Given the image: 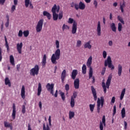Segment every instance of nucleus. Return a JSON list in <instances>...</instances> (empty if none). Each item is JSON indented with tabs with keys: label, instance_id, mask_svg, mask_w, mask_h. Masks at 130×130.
<instances>
[{
	"label": "nucleus",
	"instance_id": "13",
	"mask_svg": "<svg viewBox=\"0 0 130 130\" xmlns=\"http://www.w3.org/2000/svg\"><path fill=\"white\" fill-rule=\"evenodd\" d=\"M17 50L19 53V54H21L22 53V48L23 47V43L21 42L20 44L18 43L16 45Z\"/></svg>",
	"mask_w": 130,
	"mask_h": 130
},
{
	"label": "nucleus",
	"instance_id": "8",
	"mask_svg": "<svg viewBox=\"0 0 130 130\" xmlns=\"http://www.w3.org/2000/svg\"><path fill=\"white\" fill-rule=\"evenodd\" d=\"M39 74V66L36 64L35 67L30 70V75L35 77V75L37 76Z\"/></svg>",
	"mask_w": 130,
	"mask_h": 130
},
{
	"label": "nucleus",
	"instance_id": "34",
	"mask_svg": "<svg viewBox=\"0 0 130 130\" xmlns=\"http://www.w3.org/2000/svg\"><path fill=\"white\" fill-rule=\"evenodd\" d=\"M10 60L11 64H12V66H15V59H14V56L13 55H10Z\"/></svg>",
	"mask_w": 130,
	"mask_h": 130
},
{
	"label": "nucleus",
	"instance_id": "49",
	"mask_svg": "<svg viewBox=\"0 0 130 130\" xmlns=\"http://www.w3.org/2000/svg\"><path fill=\"white\" fill-rule=\"evenodd\" d=\"M23 31L22 30H20L18 32V37H22L23 36Z\"/></svg>",
	"mask_w": 130,
	"mask_h": 130
},
{
	"label": "nucleus",
	"instance_id": "64",
	"mask_svg": "<svg viewBox=\"0 0 130 130\" xmlns=\"http://www.w3.org/2000/svg\"><path fill=\"white\" fill-rule=\"evenodd\" d=\"M114 102H115V97L113 96L112 98L111 103H114Z\"/></svg>",
	"mask_w": 130,
	"mask_h": 130
},
{
	"label": "nucleus",
	"instance_id": "60",
	"mask_svg": "<svg viewBox=\"0 0 130 130\" xmlns=\"http://www.w3.org/2000/svg\"><path fill=\"white\" fill-rule=\"evenodd\" d=\"M21 67V65L20 64H18L17 65L16 67V70L18 71V72H20V68Z\"/></svg>",
	"mask_w": 130,
	"mask_h": 130
},
{
	"label": "nucleus",
	"instance_id": "5",
	"mask_svg": "<svg viewBox=\"0 0 130 130\" xmlns=\"http://www.w3.org/2000/svg\"><path fill=\"white\" fill-rule=\"evenodd\" d=\"M60 9V7H59V6H57L56 4L52 7L51 12L53 14V20L54 21H56L58 19V14H56V13L59 12Z\"/></svg>",
	"mask_w": 130,
	"mask_h": 130
},
{
	"label": "nucleus",
	"instance_id": "2",
	"mask_svg": "<svg viewBox=\"0 0 130 130\" xmlns=\"http://www.w3.org/2000/svg\"><path fill=\"white\" fill-rule=\"evenodd\" d=\"M91 64H92V57L90 56L89 58L87 60V61L86 62V66L87 68H89V79H91L92 78V84H94L95 83V77L93 76V68H92V67H91Z\"/></svg>",
	"mask_w": 130,
	"mask_h": 130
},
{
	"label": "nucleus",
	"instance_id": "61",
	"mask_svg": "<svg viewBox=\"0 0 130 130\" xmlns=\"http://www.w3.org/2000/svg\"><path fill=\"white\" fill-rule=\"evenodd\" d=\"M9 25H10V21H7L6 23H5V26L6 28H8L9 27Z\"/></svg>",
	"mask_w": 130,
	"mask_h": 130
},
{
	"label": "nucleus",
	"instance_id": "19",
	"mask_svg": "<svg viewBox=\"0 0 130 130\" xmlns=\"http://www.w3.org/2000/svg\"><path fill=\"white\" fill-rule=\"evenodd\" d=\"M13 119H16V105L15 104H13V112L12 114Z\"/></svg>",
	"mask_w": 130,
	"mask_h": 130
},
{
	"label": "nucleus",
	"instance_id": "11",
	"mask_svg": "<svg viewBox=\"0 0 130 130\" xmlns=\"http://www.w3.org/2000/svg\"><path fill=\"white\" fill-rule=\"evenodd\" d=\"M91 92L93 96L94 101H97V92H96V89L94 88V86H91Z\"/></svg>",
	"mask_w": 130,
	"mask_h": 130
},
{
	"label": "nucleus",
	"instance_id": "54",
	"mask_svg": "<svg viewBox=\"0 0 130 130\" xmlns=\"http://www.w3.org/2000/svg\"><path fill=\"white\" fill-rule=\"evenodd\" d=\"M15 10H16V6L13 5L11 8V13H14V12H15Z\"/></svg>",
	"mask_w": 130,
	"mask_h": 130
},
{
	"label": "nucleus",
	"instance_id": "63",
	"mask_svg": "<svg viewBox=\"0 0 130 130\" xmlns=\"http://www.w3.org/2000/svg\"><path fill=\"white\" fill-rule=\"evenodd\" d=\"M49 125H51V116L49 117Z\"/></svg>",
	"mask_w": 130,
	"mask_h": 130
},
{
	"label": "nucleus",
	"instance_id": "48",
	"mask_svg": "<svg viewBox=\"0 0 130 130\" xmlns=\"http://www.w3.org/2000/svg\"><path fill=\"white\" fill-rule=\"evenodd\" d=\"M26 112V107L25 105H22V113L23 114H25V113Z\"/></svg>",
	"mask_w": 130,
	"mask_h": 130
},
{
	"label": "nucleus",
	"instance_id": "25",
	"mask_svg": "<svg viewBox=\"0 0 130 130\" xmlns=\"http://www.w3.org/2000/svg\"><path fill=\"white\" fill-rule=\"evenodd\" d=\"M21 96L22 99H25V86H24V85L22 86Z\"/></svg>",
	"mask_w": 130,
	"mask_h": 130
},
{
	"label": "nucleus",
	"instance_id": "3",
	"mask_svg": "<svg viewBox=\"0 0 130 130\" xmlns=\"http://www.w3.org/2000/svg\"><path fill=\"white\" fill-rule=\"evenodd\" d=\"M111 79H112V75H109L106 84L104 82V80L102 82V86L105 94H106V92H107V89H109L110 83H111Z\"/></svg>",
	"mask_w": 130,
	"mask_h": 130
},
{
	"label": "nucleus",
	"instance_id": "31",
	"mask_svg": "<svg viewBox=\"0 0 130 130\" xmlns=\"http://www.w3.org/2000/svg\"><path fill=\"white\" fill-rule=\"evenodd\" d=\"M125 8V1H123L122 4H120V9L121 10V13H123L124 10L123 8Z\"/></svg>",
	"mask_w": 130,
	"mask_h": 130
},
{
	"label": "nucleus",
	"instance_id": "12",
	"mask_svg": "<svg viewBox=\"0 0 130 130\" xmlns=\"http://www.w3.org/2000/svg\"><path fill=\"white\" fill-rule=\"evenodd\" d=\"M66 78H67V71L66 70H63L61 74V80L62 83H64Z\"/></svg>",
	"mask_w": 130,
	"mask_h": 130
},
{
	"label": "nucleus",
	"instance_id": "57",
	"mask_svg": "<svg viewBox=\"0 0 130 130\" xmlns=\"http://www.w3.org/2000/svg\"><path fill=\"white\" fill-rule=\"evenodd\" d=\"M75 9L76 10V11H78L79 9H80L79 5H78V4H74Z\"/></svg>",
	"mask_w": 130,
	"mask_h": 130
},
{
	"label": "nucleus",
	"instance_id": "29",
	"mask_svg": "<svg viewBox=\"0 0 130 130\" xmlns=\"http://www.w3.org/2000/svg\"><path fill=\"white\" fill-rule=\"evenodd\" d=\"M110 27L113 32H116V26H115V23H112L110 24Z\"/></svg>",
	"mask_w": 130,
	"mask_h": 130
},
{
	"label": "nucleus",
	"instance_id": "22",
	"mask_svg": "<svg viewBox=\"0 0 130 130\" xmlns=\"http://www.w3.org/2000/svg\"><path fill=\"white\" fill-rule=\"evenodd\" d=\"M122 73V66L119 64L118 66V75L119 77H120L121 76V73Z\"/></svg>",
	"mask_w": 130,
	"mask_h": 130
},
{
	"label": "nucleus",
	"instance_id": "23",
	"mask_svg": "<svg viewBox=\"0 0 130 130\" xmlns=\"http://www.w3.org/2000/svg\"><path fill=\"white\" fill-rule=\"evenodd\" d=\"M43 16L47 17L48 20H50L51 19V15H50V13H49L47 11H44L43 13Z\"/></svg>",
	"mask_w": 130,
	"mask_h": 130
},
{
	"label": "nucleus",
	"instance_id": "26",
	"mask_svg": "<svg viewBox=\"0 0 130 130\" xmlns=\"http://www.w3.org/2000/svg\"><path fill=\"white\" fill-rule=\"evenodd\" d=\"M79 9L83 10L85 8H86V5H85V3L80 2L79 3Z\"/></svg>",
	"mask_w": 130,
	"mask_h": 130
},
{
	"label": "nucleus",
	"instance_id": "20",
	"mask_svg": "<svg viewBox=\"0 0 130 130\" xmlns=\"http://www.w3.org/2000/svg\"><path fill=\"white\" fill-rule=\"evenodd\" d=\"M77 75H78V70H73L72 75H71L72 79H73V80H75L76 79V77H77Z\"/></svg>",
	"mask_w": 130,
	"mask_h": 130
},
{
	"label": "nucleus",
	"instance_id": "40",
	"mask_svg": "<svg viewBox=\"0 0 130 130\" xmlns=\"http://www.w3.org/2000/svg\"><path fill=\"white\" fill-rule=\"evenodd\" d=\"M43 130H50V128L49 127V125L48 124H47V125H45V124H43Z\"/></svg>",
	"mask_w": 130,
	"mask_h": 130
},
{
	"label": "nucleus",
	"instance_id": "27",
	"mask_svg": "<svg viewBox=\"0 0 130 130\" xmlns=\"http://www.w3.org/2000/svg\"><path fill=\"white\" fill-rule=\"evenodd\" d=\"M5 85H8V86L11 87L12 86V84L11 83V81H10V79H9V77H6L5 79Z\"/></svg>",
	"mask_w": 130,
	"mask_h": 130
},
{
	"label": "nucleus",
	"instance_id": "47",
	"mask_svg": "<svg viewBox=\"0 0 130 130\" xmlns=\"http://www.w3.org/2000/svg\"><path fill=\"white\" fill-rule=\"evenodd\" d=\"M77 92H73V96H71V99H73L74 100H75V99H76V98H77Z\"/></svg>",
	"mask_w": 130,
	"mask_h": 130
},
{
	"label": "nucleus",
	"instance_id": "41",
	"mask_svg": "<svg viewBox=\"0 0 130 130\" xmlns=\"http://www.w3.org/2000/svg\"><path fill=\"white\" fill-rule=\"evenodd\" d=\"M70 105H71L72 108H73V107H75V100H74L73 99H71Z\"/></svg>",
	"mask_w": 130,
	"mask_h": 130
},
{
	"label": "nucleus",
	"instance_id": "16",
	"mask_svg": "<svg viewBox=\"0 0 130 130\" xmlns=\"http://www.w3.org/2000/svg\"><path fill=\"white\" fill-rule=\"evenodd\" d=\"M4 124L5 127H9L11 130H13V123H9L8 121H4Z\"/></svg>",
	"mask_w": 130,
	"mask_h": 130
},
{
	"label": "nucleus",
	"instance_id": "10",
	"mask_svg": "<svg viewBox=\"0 0 130 130\" xmlns=\"http://www.w3.org/2000/svg\"><path fill=\"white\" fill-rule=\"evenodd\" d=\"M106 119H105V115L103 116L102 122H100V130H103V124L104 126L106 125Z\"/></svg>",
	"mask_w": 130,
	"mask_h": 130
},
{
	"label": "nucleus",
	"instance_id": "15",
	"mask_svg": "<svg viewBox=\"0 0 130 130\" xmlns=\"http://www.w3.org/2000/svg\"><path fill=\"white\" fill-rule=\"evenodd\" d=\"M74 88L75 89H79L80 88V79L77 78L74 80Z\"/></svg>",
	"mask_w": 130,
	"mask_h": 130
},
{
	"label": "nucleus",
	"instance_id": "55",
	"mask_svg": "<svg viewBox=\"0 0 130 130\" xmlns=\"http://www.w3.org/2000/svg\"><path fill=\"white\" fill-rule=\"evenodd\" d=\"M93 5H94V6L95 9H97V7H98V2H97V1L94 0V1H93Z\"/></svg>",
	"mask_w": 130,
	"mask_h": 130
},
{
	"label": "nucleus",
	"instance_id": "21",
	"mask_svg": "<svg viewBox=\"0 0 130 130\" xmlns=\"http://www.w3.org/2000/svg\"><path fill=\"white\" fill-rule=\"evenodd\" d=\"M97 102H99L100 106H101V107H103V106L104 105V97L101 96V99L98 98Z\"/></svg>",
	"mask_w": 130,
	"mask_h": 130
},
{
	"label": "nucleus",
	"instance_id": "35",
	"mask_svg": "<svg viewBox=\"0 0 130 130\" xmlns=\"http://www.w3.org/2000/svg\"><path fill=\"white\" fill-rule=\"evenodd\" d=\"M121 114L122 118L125 117V108H123L121 111Z\"/></svg>",
	"mask_w": 130,
	"mask_h": 130
},
{
	"label": "nucleus",
	"instance_id": "59",
	"mask_svg": "<svg viewBox=\"0 0 130 130\" xmlns=\"http://www.w3.org/2000/svg\"><path fill=\"white\" fill-rule=\"evenodd\" d=\"M124 129H127V123L125 121H124Z\"/></svg>",
	"mask_w": 130,
	"mask_h": 130
},
{
	"label": "nucleus",
	"instance_id": "14",
	"mask_svg": "<svg viewBox=\"0 0 130 130\" xmlns=\"http://www.w3.org/2000/svg\"><path fill=\"white\" fill-rule=\"evenodd\" d=\"M96 31L98 36H101V23H100V21H98V22Z\"/></svg>",
	"mask_w": 130,
	"mask_h": 130
},
{
	"label": "nucleus",
	"instance_id": "52",
	"mask_svg": "<svg viewBox=\"0 0 130 130\" xmlns=\"http://www.w3.org/2000/svg\"><path fill=\"white\" fill-rule=\"evenodd\" d=\"M106 71V68L105 67L103 68L101 72V75H102L103 76H104V74H105Z\"/></svg>",
	"mask_w": 130,
	"mask_h": 130
},
{
	"label": "nucleus",
	"instance_id": "6",
	"mask_svg": "<svg viewBox=\"0 0 130 130\" xmlns=\"http://www.w3.org/2000/svg\"><path fill=\"white\" fill-rule=\"evenodd\" d=\"M108 66L109 69L113 70H114V66L112 64V60H111V57L110 56H108L107 59L105 60V67Z\"/></svg>",
	"mask_w": 130,
	"mask_h": 130
},
{
	"label": "nucleus",
	"instance_id": "62",
	"mask_svg": "<svg viewBox=\"0 0 130 130\" xmlns=\"http://www.w3.org/2000/svg\"><path fill=\"white\" fill-rule=\"evenodd\" d=\"M5 3H6V0H0V5H2L3 6L5 4Z\"/></svg>",
	"mask_w": 130,
	"mask_h": 130
},
{
	"label": "nucleus",
	"instance_id": "28",
	"mask_svg": "<svg viewBox=\"0 0 130 130\" xmlns=\"http://www.w3.org/2000/svg\"><path fill=\"white\" fill-rule=\"evenodd\" d=\"M41 91H42V86H41V83H39L38 84V96H40V94H41Z\"/></svg>",
	"mask_w": 130,
	"mask_h": 130
},
{
	"label": "nucleus",
	"instance_id": "36",
	"mask_svg": "<svg viewBox=\"0 0 130 130\" xmlns=\"http://www.w3.org/2000/svg\"><path fill=\"white\" fill-rule=\"evenodd\" d=\"M117 20L119 21V22H120L121 24L124 25V21H123V18H122V17L118 15L117 16Z\"/></svg>",
	"mask_w": 130,
	"mask_h": 130
},
{
	"label": "nucleus",
	"instance_id": "1",
	"mask_svg": "<svg viewBox=\"0 0 130 130\" xmlns=\"http://www.w3.org/2000/svg\"><path fill=\"white\" fill-rule=\"evenodd\" d=\"M55 45L57 50L55 51V53L52 54L51 58L52 63L54 64H56L57 63L56 60H58L60 58V49H59V41L58 40H56Z\"/></svg>",
	"mask_w": 130,
	"mask_h": 130
},
{
	"label": "nucleus",
	"instance_id": "7",
	"mask_svg": "<svg viewBox=\"0 0 130 130\" xmlns=\"http://www.w3.org/2000/svg\"><path fill=\"white\" fill-rule=\"evenodd\" d=\"M44 20L43 19H40L38 22V24L36 27V31L38 33H39L42 31V28L43 27V23Z\"/></svg>",
	"mask_w": 130,
	"mask_h": 130
},
{
	"label": "nucleus",
	"instance_id": "33",
	"mask_svg": "<svg viewBox=\"0 0 130 130\" xmlns=\"http://www.w3.org/2000/svg\"><path fill=\"white\" fill-rule=\"evenodd\" d=\"M59 94L60 95L61 97V99L63 101H64V100H66V95H64V92H63L62 91H61V90H59Z\"/></svg>",
	"mask_w": 130,
	"mask_h": 130
},
{
	"label": "nucleus",
	"instance_id": "17",
	"mask_svg": "<svg viewBox=\"0 0 130 130\" xmlns=\"http://www.w3.org/2000/svg\"><path fill=\"white\" fill-rule=\"evenodd\" d=\"M84 48H88V49H91L92 48V45H91V41H89L86 42L84 45Z\"/></svg>",
	"mask_w": 130,
	"mask_h": 130
},
{
	"label": "nucleus",
	"instance_id": "45",
	"mask_svg": "<svg viewBox=\"0 0 130 130\" xmlns=\"http://www.w3.org/2000/svg\"><path fill=\"white\" fill-rule=\"evenodd\" d=\"M118 30L119 32H120V31H121V30H122V24H121V23H118Z\"/></svg>",
	"mask_w": 130,
	"mask_h": 130
},
{
	"label": "nucleus",
	"instance_id": "56",
	"mask_svg": "<svg viewBox=\"0 0 130 130\" xmlns=\"http://www.w3.org/2000/svg\"><path fill=\"white\" fill-rule=\"evenodd\" d=\"M65 90L67 91H69V90H70V85L68 84H66Z\"/></svg>",
	"mask_w": 130,
	"mask_h": 130
},
{
	"label": "nucleus",
	"instance_id": "30",
	"mask_svg": "<svg viewBox=\"0 0 130 130\" xmlns=\"http://www.w3.org/2000/svg\"><path fill=\"white\" fill-rule=\"evenodd\" d=\"M42 66H45L46 64V54L43 55L42 61Z\"/></svg>",
	"mask_w": 130,
	"mask_h": 130
},
{
	"label": "nucleus",
	"instance_id": "9",
	"mask_svg": "<svg viewBox=\"0 0 130 130\" xmlns=\"http://www.w3.org/2000/svg\"><path fill=\"white\" fill-rule=\"evenodd\" d=\"M46 88L47 89V91H50V94H52V95L53 96L54 95V93H53V90L54 89V84L52 83H47L46 85Z\"/></svg>",
	"mask_w": 130,
	"mask_h": 130
},
{
	"label": "nucleus",
	"instance_id": "39",
	"mask_svg": "<svg viewBox=\"0 0 130 130\" xmlns=\"http://www.w3.org/2000/svg\"><path fill=\"white\" fill-rule=\"evenodd\" d=\"M94 108H95V104H93V105L90 104L89 105V109L91 112H93V111H94Z\"/></svg>",
	"mask_w": 130,
	"mask_h": 130
},
{
	"label": "nucleus",
	"instance_id": "44",
	"mask_svg": "<svg viewBox=\"0 0 130 130\" xmlns=\"http://www.w3.org/2000/svg\"><path fill=\"white\" fill-rule=\"evenodd\" d=\"M23 35L24 37H28L29 36V30H24L23 31Z\"/></svg>",
	"mask_w": 130,
	"mask_h": 130
},
{
	"label": "nucleus",
	"instance_id": "24",
	"mask_svg": "<svg viewBox=\"0 0 130 130\" xmlns=\"http://www.w3.org/2000/svg\"><path fill=\"white\" fill-rule=\"evenodd\" d=\"M5 46L7 48V52H10V47H9V43H8V40L7 39V37L5 36Z\"/></svg>",
	"mask_w": 130,
	"mask_h": 130
},
{
	"label": "nucleus",
	"instance_id": "51",
	"mask_svg": "<svg viewBox=\"0 0 130 130\" xmlns=\"http://www.w3.org/2000/svg\"><path fill=\"white\" fill-rule=\"evenodd\" d=\"M63 15H62V12H60L59 14V15L58 16L59 20H61L62 19Z\"/></svg>",
	"mask_w": 130,
	"mask_h": 130
},
{
	"label": "nucleus",
	"instance_id": "37",
	"mask_svg": "<svg viewBox=\"0 0 130 130\" xmlns=\"http://www.w3.org/2000/svg\"><path fill=\"white\" fill-rule=\"evenodd\" d=\"M125 94V88H124L121 93L120 98V100H122L123 99V97H124Z\"/></svg>",
	"mask_w": 130,
	"mask_h": 130
},
{
	"label": "nucleus",
	"instance_id": "4",
	"mask_svg": "<svg viewBox=\"0 0 130 130\" xmlns=\"http://www.w3.org/2000/svg\"><path fill=\"white\" fill-rule=\"evenodd\" d=\"M68 23L69 24H73L72 26V34H76L77 33V30L78 29V23L76 20H74V19L72 18H69Z\"/></svg>",
	"mask_w": 130,
	"mask_h": 130
},
{
	"label": "nucleus",
	"instance_id": "38",
	"mask_svg": "<svg viewBox=\"0 0 130 130\" xmlns=\"http://www.w3.org/2000/svg\"><path fill=\"white\" fill-rule=\"evenodd\" d=\"M75 116V112L73 111L69 112V119H72Z\"/></svg>",
	"mask_w": 130,
	"mask_h": 130
},
{
	"label": "nucleus",
	"instance_id": "50",
	"mask_svg": "<svg viewBox=\"0 0 130 130\" xmlns=\"http://www.w3.org/2000/svg\"><path fill=\"white\" fill-rule=\"evenodd\" d=\"M3 50H2V48L0 47V61H2V59H3Z\"/></svg>",
	"mask_w": 130,
	"mask_h": 130
},
{
	"label": "nucleus",
	"instance_id": "32",
	"mask_svg": "<svg viewBox=\"0 0 130 130\" xmlns=\"http://www.w3.org/2000/svg\"><path fill=\"white\" fill-rule=\"evenodd\" d=\"M82 72L83 75H85L87 73V67L85 64H83L82 67Z\"/></svg>",
	"mask_w": 130,
	"mask_h": 130
},
{
	"label": "nucleus",
	"instance_id": "58",
	"mask_svg": "<svg viewBox=\"0 0 130 130\" xmlns=\"http://www.w3.org/2000/svg\"><path fill=\"white\" fill-rule=\"evenodd\" d=\"M115 113H116V106H114L113 108V115H115Z\"/></svg>",
	"mask_w": 130,
	"mask_h": 130
},
{
	"label": "nucleus",
	"instance_id": "53",
	"mask_svg": "<svg viewBox=\"0 0 130 130\" xmlns=\"http://www.w3.org/2000/svg\"><path fill=\"white\" fill-rule=\"evenodd\" d=\"M103 56L104 58H106V57L107 56V52H106V51H103Z\"/></svg>",
	"mask_w": 130,
	"mask_h": 130
},
{
	"label": "nucleus",
	"instance_id": "43",
	"mask_svg": "<svg viewBox=\"0 0 130 130\" xmlns=\"http://www.w3.org/2000/svg\"><path fill=\"white\" fill-rule=\"evenodd\" d=\"M100 103L99 102H97V111H98V113H100Z\"/></svg>",
	"mask_w": 130,
	"mask_h": 130
},
{
	"label": "nucleus",
	"instance_id": "42",
	"mask_svg": "<svg viewBox=\"0 0 130 130\" xmlns=\"http://www.w3.org/2000/svg\"><path fill=\"white\" fill-rule=\"evenodd\" d=\"M62 30L64 31V30H66V29H70V26H69V25H67L65 24H63L62 25Z\"/></svg>",
	"mask_w": 130,
	"mask_h": 130
},
{
	"label": "nucleus",
	"instance_id": "46",
	"mask_svg": "<svg viewBox=\"0 0 130 130\" xmlns=\"http://www.w3.org/2000/svg\"><path fill=\"white\" fill-rule=\"evenodd\" d=\"M81 45H82V41L80 40L77 41L76 44L77 47H81Z\"/></svg>",
	"mask_w": 130,
	"mask_h": 130
},
{
	"label": "nucleus",
	"instance_id": "18",
	"mask_svg": "<svg viewBox=\"0 0 130 130\" xmlns=\"http://www.w3.org/2000/svg\"><path fill=\"white\" fill-rule=\"evenodd\" d=\"M29 5V8L33 9L34 8L32 3H30V0H25V6L26 8H28Z\"/></svg>",
	"mask_w": 130,
	"mask_h": 130
}]
</instances>
